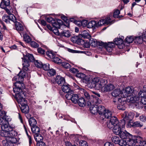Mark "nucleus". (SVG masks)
Segmentation results:
<instances>
[{
    "label": "nucleus",
    "mask_w": 146,
    "mask_h": 146,
    "mask_svg": "<svg viewBox=\"0 0 146 146\" xmlns=\"http://www.w3.org/2000/svg\"><path fill=\"white\" fill-rule=\"evenodd\" d=\"M108 118H105L104 120H107V125L110 129H113V131L114 134L118 135L119 137H133V135L127 132L126 130L122 131V126L121 125V120L119 121L115 116L112 115L109 116Z\"/></svg>",
    "instance_id": "nucleus-1"
},
{
    "label": "nucleus",
    "mask_w": 146,
    "mask_h": 146,
    "mask_svg": "<svg viewBox=\"0 0 146 146\" xmlns=\"http://www.w3.org/2000/svg\"><path fill=\"white\" fill-rule=\"evenodd\" d=\"M24 84L22 82L16 81L13 86V91L15 93V98L18 103L21 104L22 102L24 101L25 96L24 93L22 91L21 87Z\"/></svg>",
    "instance_id": "nucleus-2"
},
{
    "label": "nucleus",
    "mask_w": 146,
    "mask_h": 146,
    "mask_svg": "<svg viewBox=\"0 0 146 146\" xmlns=\"http://www.w3.org/2000/svg\"><path fill=\"white\" fill-rule=\"evenodd\" d=\"M74 93L73 91H70L68 95H66V98L71 100L74 104H78L80 106L82 107V97H80L79 95L74 94Z\"/></svg>",
    "instance_id": "nucleus-3"
},
{
    "label": "nucleus",
    "mask_w": 146,
    "mask_h": 146,
    "mask_svg": "<svg viewBox=\"0 0 146 146\" xmlns=\"http://www.w3.org/2000/svg\"><path fill=\"white\" fill-rule=\"evenodd\" d=\"M23 59L22 65L23 69L26 70H30V62H33L35 61V58L31 54L27 55L24 56Z\"/></svg>",
    "instance_id": "nucleus-4"
},
{
    "label": "nucleus",
    "mask_w": 146,
    "mask_h": 146,
    "mask_svg": "<svg viewBox=\"0 0 146 146\" xmlns=\"http://www.w3.org/2000/svg\"><path fill=\"white\" fill-rule=\"evenodd\" d=\"M100 115V119L104 120L105 118H108L110 115L111 114V111L109 110H106L104 106L100 105L98 106L97 113Z\"/></svg>",
    "instance_id": "nucleus-5"
},
{
    "label": "nucleus",
    "mask_w": 146,
    "mask_h": 146,
    "mask_svg": "<svg viewBox=\"0 0 146 146\" xmlns=\"http://www.w3.org/2000/svg\"><path fill=\"white\" fill-rule=\"evenodd\" d=\"M29 122L31 127L32 131L33 133L34 137H38L40 129L36 125L37 121L36 119L33 117H31L29 120Z\"/></svg>",
    "instance_id": "nucleus-6"
},
{
    "label": "nucleus",
    "mask_w": 146,
    "mask_h": 146,
    "mask_svg": "<svg viewBox=\"0 0 146 146\" xmlns=\"http://www.w3.org/2000/svg\"><path fill=\"white\" fill-rule=\"evenodd\" d=\"M124 117L122 119H121V125L122 126V128H124L126 123H127V125L130 124L133 121L132 119L134 116V114L132 112H125L124 113Z\"/></svg>",
    "instance_id": "nucleus-7"
},
{
    "label": "nucleus",
    "mask_w": 146,
    "mask_h": 146,
    "mask_svg": "<svg viewBox=\"0 0 146 146\" xmlns=\"http://www.w3.org/2000/svg\"><path fill=\"white\" fill-rule=\"evenodd\" d=\"M132 97L130 98L131 100L135 101L139 100L140 97H144L146 95V85H145L142 90L139 92L136 90H133V92L132 93Z\"/></svg>",
    "instance_id": "nucleus-8"
},
{
    "label": "nucleus",
    "mask_w": 146,
    "mask_h": 146,
    "mask_svg": "<svg viewBox=\"0 0 146 146\" xmlns=\"http://www.w3.org/2000/svg\"><path fill=\"white\" fill-rule=\"evenodd\" d=\"M2 130L0 131V135L1 137H10L9 135V132L13 130L12 127L8 123L1 125Z\"/></svg>",
    "instance_id": "nucleus-9"
},
{
    "label": "nucleus",
    "mask_w": 146,
    "mask_h": 146,
    "mask_svg": "<svg viewBox=\"0 0 146 146\" xmlns=\"http://www.w3.org/2000/svg\"><path fill=\"white\" fill-rule=\"evenodd\" d=\"M100 80L98 77L94 78L88 84V87L91 88H94L96 89H100L102 87V85L101 84Z\"/></svg>",
    "instance_id": "nucleus-10"
},
{
    "label": "nucleus",
    "mask_w": 146,
    "mask_h": 146,
    "mask_svg": "<svg viewBox=\"0 0 146 146\" xmlns=\"http://www.w3.org/2000/svg\"><path fill=\"white\" fill-rule=\"evenodd\" d=\"M91 98L89 93L84 89H83V105L84 106L88 107L90 104V100Z\"/></svg>",
    "instance_id": "nucleus-11"
},
{
    "label": "nucleus",
    "mask_w": 146,
    "mask_h": 146,
    "mask_svg": "<svg viewBox=\"0 0 146 146\" xmlns=\"http://www.w3.org/2000/svg\"><path fill=\"white\" fill-rule=\"evenodd\" d=\"M19 140V137H7L5 140L3 141V145L4 146H14V144Z\"/></svg>",
    "instance_id": "nucleus-12"
},
{
    "label": "nucleus",
    "mask_w": 146,
    "mask_h": 146,
    "mask_svg": "<svg viewBox=\"0 0 146 146\" xmlns=\"http://www.w3.org/2000/svg\"><path fill=\"white\" fill-rule=\"evenodd\" d=\"M26 72L30 73L31 71L30 69L29 71L24 70L23 68L22 70L20 71L17 75L15 76L13 78V80L15 81H18L22 82L23 80V78L27 76V73Z\"/></svg>",
    "instance_id": "nucleus-13"
},
{
    "label": "nucleus",
    "mask_w": 146,
    "mask_h": 146,
    "mask_svg": "<svg viewBox=\"0 0 146 146\" xmlns=\"http://www.w3.org/2000/svg\"><path fill=\"white\" fill-rule=\"evenodd\" d=\"M143 41L146 42V31L145 32H143L142 35L135 36L134 37V42L136 44H141Z\"/></svg>",
    "instance_id": "nucleus-14"
},
{
    "label": "nucleus",
    "mask_w": 146,
    "mask_h": 146,
    "mask_svg": "<svg viewBox=\"0 0 146 146\" xmlns=\"http://www.w3.org/2000/svg\"><path fill=\"white\" fill-rule=\"evenodd\" d=\"M9 0H2L0 4V7L2 9H5L7 13L9 15L11 14V13L9 9L7 8L10 5Z\"/></svg>",
    "instance_id": "nucleus-15"
},
{
    "label": "nucleus",
    "mask_w": 146,
    "mask_h": 146,
    "mask_svg": "<svg viewBox=\"0 0 146 146\" xmlns=\"http://www.w3.org/2000/svg\"><path fill=\"white\" fill-rule=\"evenodd\" d=\"M112 141L115 144H118L121 146H125L127 144L125 140L122 137H112Z\"/></svg>",
    "instance_id": "nucleus-16"
},
{
    "label": "nucleus",
    "mask_w": 146,
    "mask_h": 146,
    "mask_svg": "<svg viewBox=\"0 0 146 146\" xmlns=\"http://www.w3.org/2000/svg\"><path fill=\"white\" fill-rule=\"evenodd\" d=\"M122 99L121 98H118V103L117 108L119 110L123 111L125 110L127 104L126 101H122Z\"/></svg>",
    "instance_id": "nucleus-17"
},
{
    "label": "nucleus",
    "mask_w": 146,
    "mask_h": 146,
    "mask_svg": "<svg viewBox=\"0 0 146 146\" xmlns=\"http://www.w3.org/2000/svg\"><path fill=\"white\" fill-rule=\"evenodd\" d=\"M113 42L115 44L118 46V47L120 49H123L124 48L125 44L122 38H115L113 40Z\"/></svg>",
    "instance_id": "nucleus-18"
},
{
    "label": "nucleus",
    "mask_w": 146,
    "mask_h": 146,
    "mask_svg": "<svg viewBox=\"0 0 146 146\" xmlns=\"http://www.w3.org/2000/svg\"><path fill=\"white\" fill-rule=\"evenodd\" d=\"M99 21L97 22L96 21L92 20L89 22L87 24V28H92L95 29L96 28H98L101 26V24L100 23Z\"/></svg>",
    "instance_id": "nucleus-19"
},
{
    "label": "nucleus",
    "mask_w": 146,
    "mask_h": 146,
    "mask_svg": "<svg viewBox=\"0 0 146 146\" xmlns=\"http://www.w3.org/2000/svg\"><path fill=\"white\" fill-rule=\"evenodd\" d=\"M82 40V34H80L78 36H73L71 39V40L74 43L78 44H81Z\"/></svg>",
    "instance_id": "nucleus-20"
},
{
    "label": "nucleus",
    "mask_w": 146,
    "mask_h": 146,
    "mask_svg": "<svg viewBox=\"0 0 146 146\" xmlns=\"http://www.w3.org/2000/svg\"><path fill=\"white\" fill-rule=\"evenodd\" d=\"M89 72L85 69L83 68V82L89 84L90 82V78L88 74L87 73Z\"/></svg>",
    "instance_id": "nucleus-21"
},
{
    "label": "nucleus",
    "mask_w": 146,
    "mask_h": 146,
    "mask_svg": "<svg viewBox=\"0 0 146 146\" xmlns=\"http://www.w3.org/2000/svg\"><path fill=\"white\" fill-rule=\"evenodd\" d=\"M90 105L97 104L101 103L102 101L100 99L96 97V95H92L90 100Z\"/></svg>",
    "instance_id": "nucleus-22"
},
{
    "label": "nucleus",
    "mask_w": 146,
    "mask_h": 146,
    "mask_svg": "<svg viewBox=\"0 0 146 146\" xmlns=\"http://www.w3.org/2000/svg\"><path fill=\"white\" fill-rule=\"evenodd\" d=\"M56 82L59 85L61 86L65 82L64 78L60 76H57L55 79Z\"/></svg>",
    "instance_id": "nucleus-23"
},
{
    "label": "nucleus",
    "mask_w": 146,
    "mask_h": 146,
    "mask_svg": "<svg viewBox=\"0 0 146 146\" xmlns=\"http://www.w3.org/2000/svg\"><path fill=\"white\" fill-rule=\"evenodd\" d=\"M133 92V91L132 92V90H131L130 87H127L125 90L124 91V93L123 92V96L124 97H127V96H131L130 98L132 97V93Z\"/></svg>",
    "instance_id": "nucleus-24"
},
{
    "label": "nucleus",
    "mask_w": 146,
    "mask_h": 146,
    "mask_svg": "<svg viewBox=\"0 0 146 146\" xmlns=\"http://www.w3.org/2000/svg\"><path fill=\"white\" fill-rule=\"evenodd\" d=\"M98 105L96 104L90 105L87 108H89V110L91 113L94 115L97 114V109Z\"/></svg>",
    "instance_id": "nucleus-25"
},
{
    "label": "nucleus",
    "mask_w": 146,
    "mask_h": 146,
    "mask_svg": "<svg viewBox=\"0 0 146 146\" xmlns=\"http://www.w3.org/2000/svg\"><path fill=\"white\" fill-rule=\"evenodd\" d=\"M61 86V88L62 91L67 93L66 95H68L70 92V91L72 90H70V88L69 85L66 82Z\"/></svg>",
    "instance_id": "nucleus-26"
},
{
    "label": "nucleus",
    "mask_w": 146,
    "mask_h": 146,
    "mask_svg": "<svg viewBox=\"0 0 146 146\" xmlns=\"http://www.w3.org/2000/svg\"><path fill=\"white\" fill-rule=\"evenodd\" d=\"M25 101V99L24 101H23L21 104H20L21 105V110L22 112L23 113H28L29 111V107L27 105L24 104H23V102Z\"/></svg>",
    "instance_id": "nucleus-27"
},
{
    "label": "nucleus",
    "mask_w": 146,
    "mask_h": 146,
    "mask_svg": "<svg viewBox=\"0 0 146 146\" xmlns=\"http://www.w3.org/2000/svg\"><path fill=\"white\" fill-rule=\"evenodd\" d=\"M123 92L120 90L119 89H117L114 90L111 93V95L115 97V98H120L119 95L121 94H123Z\"/></svg>",
    "instance_id": "nucleus-28"
},
{
    "label": "nucleus",
    "mask_w": 146,
    "mask_h": 146,
    "mask_svg": "<svg viewBox=\"0 0 146 146\" xmlns=\"http://www.w3.org/2000/svg\"><path fill=\"white\" fill-rule=\"evenodd\" d=\"M11 119L10 117H1L0 118V125H3L5 124L6 123H8L9 122L11 121Z\"/></svg>",
    "instance_id": "nucleus-29"
},
{
    "label": "nucleus",
    "mask_w": 146,
    "mask_h": 146,
    "mask_svg": "<svg viewBox=\"0 0 146 146\" xmlns=\"http://www.w3.org/2000/svg\"><path fill=\"white\" fill-rule=\"evenodd\" d=\"M54 22L52 24V25L56 29H60L62 25V21L60 19H55Z\"/></svg>",
    "instance_id": "nucleus-30"
},
{
    "label": "nucleus",
    "mask_w": 146,
    "mask_h": 146,
    "mask_svg": "<svg viewBox=\"0 0 146 146\" xmlns=\"http://www.w3.org/2000/svg\"><path fill=\"white\" fill-rule=\"evenodd\" d=\"M127 139V143L129 146H134L136 143H137L138 142V141L137 139L130 138Z\"/></svg>",
    "instance_id": "nucleus-31"
},
{
    "label": "nucleus",
    "mask_w": 146,
    "mask_h": 146,
    "mask_svg": "<svg viewBox=\"0 0 146 146\" xmlns=\"http://www.w3.org/2000/svg\"><path fill=\"white\" fill-rule=\"evenodd\" d=\"M111 20V18L110 17H107L105 18V19H102L100 20L99 22L101 24V26L104 25V24L108 25L111 22L110 21Z\"/></svg>",
    "instance_id": "nucleus-32"
},
{
    "label": "nucleus",
    "mask_w": 146,
    "mask_h": 146,
    "mask_svg": "<svg viewBox=\"0 0 146 146\" xmlns=\"http://www.w3.org/2000/svg\"><path fill=\"white\" fill-rule=\"evenodd\" d=\"M143 125L140 123V122L138 121H136L133 122L132 121L131 123L129 124V125H127V127H141Z\"/></svg>",
    "instance_id": "nucleus-33"
},
{
    "label": "nucleus",
    "mask_w": 146,
    "mask_h": 146,
    "mask_svg": "<svg viewBox=\"0 0 146 146\" xmlns=\"http://www.w3.org/2000/svg\"><path fill=\"white\" fill-rule=\"evenodd\" d=\"M131 98H130V101L132 103H135V106L137 108L140 109H142L143 108L144 105L142 103H141V102L140 101H139V100L136 101H133L131 100ZM139 100H140V99Z\"/></svg>",
    "instance_id": "nucleus-34"
},
{
    "label": "nucleus",
    "mask_w": 146,
    "mask_h": 146,
    "mask_svg": "<svg viewBox=\"0 0 146 146\" xmlns=\"http://www.w3.org/2000/svg\"><path fill=\"white\" fill-rule=\"evenodd\" d=\"M15 29L19 32L23 31L24 29L23 27L20 22L17 21L15 23Z\"/></svg>",
    "instance_id": "nucleus-35"
},
{
    "label": "nucleus",
    "mask_w": 146,
    "mask_h": 146,
    "mask_svg": "<svg viewBox=\"0 0 146 146\" xmlns=\"http://www.w3.org/2000/svg\"><path fill=\"white\" fill-rule=\"evenodd\" d=\"M114 88V86L113 84H107L104 87V91L106 92H109L112 90Z\"/></svg>",
    "instance_id": "nucleus-36"
},
{
    "label": "nucleus",
    "mask_w": 146,
    "mask_h": 146,
    "mask_svg": "<svg viewBox=\"0 0 146 146\" xmlns=\"http://www.w3.org/2000/svg\"><path fill=\"white\" fill-rule=\"evenodd\" d=\"M91 37L88 31L83 29V38H84V39L87 38L90 39L89 38Z\"/></svg>",
    "instance_id": "nucleus-37"
},
{
    "label": "nucleus",
    "mask_w": 146,
    "mask_h": 146,
    "mask_svg": "<svg viewBox=\"0 0 146 146\" xmlns=\"http://www.w3.org/2000/svg\"><path fill=\"white\" fill-rule=\"evenodd\" d=\"M134 41V38L132 37V36L127 37L124 40L125 43L129 44Z\"/></svg>",
    "instance_id": "nucleus-38"
},
{
    "label": "nucleus",
    "mask_w": 146,
    "mask_h": 146,
    "mask_svg": "<svg viewBox=\"0 0 146 146\" xmlns=\"http://www.w3.org/2000/svg\"><path fill=\"white\" fill-rule=\"evenodd\" d=\"M90 39H88L86 40H83V42L84 43L83 44V47L86 48H89L90 47Z\"/></svg>",
    "instance_id": "nucleus-39"
},
{
    "label": "nucleus",
    "mask_w": 146,
    "mask_h": 146,
    "mask_svg": "<svg viewBox=\"0 0 146 146\" xmlns=\"http://www.w3.org/2000/svg\"><path fill=\"white\" fill-rule=\"evenodd\" d=\"M46 55L49 58L53 59L55 56V54L51 51H47L46 52Z\"/></svg>",
    "instance_id": "nucleus-40"
},
{
    "label": "nucleus",
    "mask_w": 146,
    "mask_h": 146,
    "mask_svg": "<svg viewBox=\"0 0 146 146\" xmlns=\"http://www.w3.org/2000/svg\"><path fill=\"white\" fill-rule=\"evenodd\" d=\"M23 38L24 41L27 43H29L31 40V38L29 36L26 34H24L23 35Z\"/></svg>",
    "instance_id": "nucleus-41"
},
{
    "label": "nucleus",
    "mask_w": 146,
    "mask_h": 146,
    "mask_svg": "<svg viewBox=\"0 0 146 146\" xmlns=\"http://www.w3.org/2000/svg\"><path fill=\"white\" fill-rule=\"evenodd\" d=\"M9 135L10 137H16L18 136V134L17 132L12 130L9 132Z\"/></svg>",
    "instance_id": "nucleus-42"
},
{
    "label": "nucleus",
    "mask_w": 146,
    "mask_h": 146,
    "mask_svg": "<svg viewBox=\"0 0 146 146\" xmlns=\"http://www.w3.org/2000/svg\"><path fill=\"white\" fill-rule=\"evenodd\" d=\"M90 44H92V46L94 47H96L98 41L95 39L93 38H91L90 39Z\"/></svg>",
    "instance_id": "nucleus-43"
},
{
    "label": "nucleus",
    "mask_w": 146,
    "mask_h": 146,
    "mask_svg": "<svg viewBox=\"0 0 146 146\" xmlns=\"http://www.w3.org/2000/svg\"><path fill=\"white\" fill-rule=\"evenodd\" d=\"M2 20L7 23H10V20L9 16L7 15H4L2 17Z\"/></svg>",
    "instance_id": "nucleus-44"
},
{
    "label": "nucleus",
    "mask_w": 146,
    "mask_h": 146,
    "mask_svg": "<svg viewBox=\"0 0 146 146\" xmlns=\"http://www.w3.org/2000/svg\"><path fill=\"white\" fill-rule=\"evenodd\" d=\"M53 61L55 63H57L58 64H60L62 63V60L57 57L54 56V58L53 59Z\"/></svg>",
    "instance_id": "nucleus-45"
},
{
    "label": "nucleus",
    "mask_w": 146,
    "mask_h": 146,
    "mask_svg": "<svg viewBox=\"0 0 146 146\" xmlns=\"http://www.w3.org/2000/svg\"><path fill=\"white\" fill-rule=\"evenodd\" d=\"M61 35L67 37H70V35L69 32L68 31H63L61 33Z\"/></svg>",
    "instance_id": "nucleus-46"
},
{
    "label": "nucleus",
    "mask_w": 146,
    "mask_h": 146,
    "mask_svg": "<svg viewBox=\"0 0 146 146\" xmlns=\"http://www.w3.org/2000/svg\"><path fill=\"white\" fill-rule=\"evenodd\" d=\"M9 18L10 20L13 21L15 23L17 22V19L15 15L13 14H11L9 16Z\"/></svg>",
    "instance_id": "nucleus-47"
},
{
    "label": "nucleus",
    "mask_w": 146,
    "mask_h": 146,
    "mask_svg": "<svg viewBox=\"0 0 146 146\" xmlns=\"http://www.w3.org/2000/svg\"><path fill=\"white\" fill-rule=\"evenodd\" d=\"M138 145L136 146H146V141L140 140H138Z\"/></svg>",
    "instance_id": "nucleus-48"
},
{
    "label": "nucleus",
    "mask_w": 146,
    "mask_h": 146,
    "mask_svg": "<svg viewBox=\"0 0 146 146\" xmlns=\"http://www.w3.org/2000/svg\"><path fill=\"white\" fill-rule=\"evenodd\" d=\"M56 74L55 70L53 69H51L49 70L48 72V75L50 76H54Z\"/></svg>",
    "instance_id": "nucleus-49"
},
{
    "label": "nucleus",
    "mask_w": 146,
    "mask_h": 146,
    "mask_svg": "<svg viewBox=\"0 0 146 146\" xmlns=\"http://www.w3.org/2000/svg\"><path fill=\"white\" fill-rule=\"evenodd\" d=\"M61 64L63 67L66 69L70 67V65L68 63L66 62H62Z\"/></svg>",
    "instance_id": "nucleus-50"
},
{
    "label": "nucleus",
    "mask_w": 146,
    "mask_h": 146,
    "mask_svg": "<svg viewBox=\"0 0 146 146\" xmlns=\"http://www.w3.org/2000/svg\"><path fill=\"white\" fill-rule=\"evenodd\" d=\"M35 64L36 66L39 68H42V62H38V60H36L35 61Z\"/></svg>",
    "instance_id": "nucleus-51"
},
{
    "label": "nucleus",
    "mask_w": 146,
    "mask_h": 146,
    "mask_svg": "<svg viewBox=\"0 0 146 146\" xmlns=\"http://www.w3.org/2000/svg\"><path fill=\"white\" fill-rule=\"evenodd\" d=\"M30 44L31 46L34 48H37L39 46V44L34 41H31L30 42Z\"/></svg>",
    "instance_id": "nucleus-52"
},
{
    "label": "nucleus",
    "mask_w": 146,
    "mask_h": 146,
    "mask_svg": "<svg viewBox=\"0 0 146 146\" xmlns=\"http://www.w3.org/2000/svg\"><path fill=\"white\" fill-rule=\"evenodd\" d=\"M140 98H141L140 101L141 103H142L144 105H145V106H146V96L145 95L144 97H140Z\"/></svg>",
    "instance_id": "nucleus-53"
},
{
    "label": "nucleus",
    "mask_w": 146,
    "mask_h": 146,
    "mask_svg": "<svg viewBox=\"0 0 146 146\" xmlns=\"http://www.w3.org/2000/svg\"><path fill=\"white\" fill-rule=\"evenodd\" d=\"M106 44V42H104L102 41H98L96 46H101L104 47Z\"/></svg>",
    "instance_id": "nucleus-54"
},
{
    "label": "nucleus",
    "mask_w": 146,
    "mask_h": 146,
    "mask_svg": "<svg viewBox=\"0 0 146 146\" xmlns=\"http://www.w3.org/2000/svg\"><path fill=\"white\" fill-rule=\"evenodd\" d=\"M50 65L48 63H46L42 64V67L43 69L45 70H48L50 68Z\"/></svg>",
    "instance_id": "nucleus-55"
},
{
    "label": "nucleus",
    "mask_w": 146,
    "mask_h": 146,
    "mask_svg": "<svg viewBox=\"0 0 146 146\" xmlns=\"http://www.w3.org/2000/svg\"><path fill=\"white\" fill-rule=\"evenodd\" d=\"M120 13V11L118 9H115L113 14V17L114 18L116 17L119 15Z\"/></svg>",
    "instance_id": "nucleus-56"
},
{
    "label": "nucleus",
    "mask_w": 146,
    "mask_h": 146,
    "mask_svg": "<svg viewBox=\"0 0 146 146\" xmlns=\"http://www.w3.org/2000/svg\"><path fill=\"white\" fill-rule=\"evenodd\" d=\"M55 20V19L51 17H48L46 19L47 21L49 23H51L52 24L53 23H54Z\"/></svg>",
    "instance_id": "nucleus-57"
},
{
    "label": "nucleus",
    "mask_w": 146,
    "mask_h": 146,
    "mask_svg": "<svg viewBox=\"0 0 146 146\" xmlns=\"http://www.w3.org/2000/svg\"><path fill=\"white\" fill-rule=\"evenodd\" d=\"M0 117H4L9 116L6 115V113L5 111L0 110Z\"/></svg>",
    "instance_id": "nucleus-58"
},
{
    "label": "nucleus",
    "mask_w": 146,
    "mask_h": 146,
    "mask_svg": "<svg viewBox=\"0 0 146 146\" xmlns=\"http://www.w3.org/2000/svg\"><path fill=\"white\" fill-rule=\"evenodd\" d=\"M34 138L35 140L37 142V143H39L40 142H43V137H41V138L40 137H34Z\"/></svg>",
    "instance_id": "nucleus-59"
},
{
    "label": "nucleus",
    "mask_w": 146,
    "mask_h": 146,
    "mask_svg": "<svg viewBox=\"0 0 146 146\" xmlns=\"http://www.w3.org/2000/svg\"><path fill=\"white\" fill-rule=\"evenodd\" d=\"M106 49L107 51L109 52H111L112 50V48L110 46L109 47L108 46V45L106 44L104 47Z\"/></svg>",
    "instance_id": "nucleus-60"
},
{
    "label": "nucleus",
    "mask_w": 146,
    "mask_h": 146,
    "mask_svg": "<svg viewBox=\"0 0 146 146\" xmlns=\"http://www.w3.org/2000/svg\"><path fill=\"white\" fill-rule=\"evenodd\" d=\"M106 44L108 45V46L109 47H111V48H113L115 46V43L114 42H108V43L106 42Z\"/></svg>",
    "instance_id": "nucleus-61"
},
{
    "label": "nucleus",
    "mask_w": 146,
    "mask_h": 146,
    "mask_svg": "<svg viewBox=\"0 0 146 146\" xmlns=\"http://www.w3.org/2000/svg\"><path fill=\"white\" fill-rule=\"evenodd\" d=\"M38 52L42 54H44L45 51L42 48H38L37 49Z\"/></svg>",
    "instance_id": "nucleus-62"
},
{
    "label": "nucleus",
    "mask_w": 146,
    "mask_h": 146,
    "mask_svg": "<svg viewBox=\"0 0 146 146\" xmlns=\"http://www.w3.org/2000/svg\"><path fill=\"white\" fill-rule=\"evenodd\" d=\"M70 71L73 73H76L77 72H79L78 70L74 68H72L70 70Z\"/></svg>",
    "instance_id": "nucleus-63"
},
{
    "label": "nucleus",
    "mask_w": 146,
    "mask_h": 146,
    "mask_svg": "<svg viewBox=\"0 0 146 146\" xmlns=\"http://www.w3.org/2000/svg\"><path fill=\"white\" fill-rule=\"evenodd\" d=\"M104 146H115L113 143L110 142H107L104 144Z\"/></svg>",
    "instance_id": "nucleus-64"
}]
</instances>
